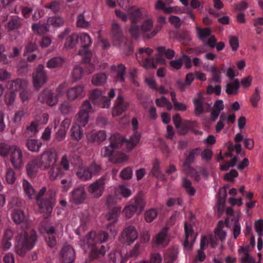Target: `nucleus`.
Segmentation results:
<instances>
[{"mask_svg": "<svg viewBox=\"0 0 263 263\" xmlns=\"http://www.w3.org/2000/svg\"><path fill=\"white\" fill-rule=\"evenodd\" d=\"M108 239V235L105 232L91 231L81 241L80 245L85 253L86 249H90L92 258H99L103 256L106 251L105 247L101 243L106 241Z\"/></svg>", "mask_w": 263, "mask_h": 263, "instance_id": "1", "label": "nucleus"}, {"mask_svg": "<svg viewBox=\"0 0 263 263\" xmlns=\"http://www.w3.org/2000/svg\"><path fill=\"white\" fill-rule=\"evenodd\" d=\"M110 144L105 146L101 151L102 155L108 158L114 163H122L127 161L128 156L118 150L123 146V136L119 134H114L109 139Z\"/></svg>", "mask_w": 263, "mask_h": 263, "instance_id": "2", "label": "nucleus"}, {"mask_svg": "<svg viewBox=\"0 0 263 263\" xmlns=\"http://www.w3.org/2000/svg\"><path fill=\"white\" fill-rule=\"evenodd\" d=\"M36 240V233L33 229L28 228L21 230L16 236L15 252L20 256H25L27 252L33 248Z\"/></svg>", "mask_w": 263, "mask_h": 263, "instance_id": "3", "label": "nucleus"}, {"mask_svg": "<svg viewBox=\"0 0 263 263\" xmlns=\"http://www.w3.org/2000/svg\"><path fill=\"white\" fill-rule=\"evenodd\" d=\"M41 165V169L48 170L51 166L57 164L58 155L57 151L54 148H49L44 151L40 156L36 157Z\"/></svg>", "mask_w": 263, "mask_h": 263, "instance_id": "4", "label": "nucleus"}, {"mask_svg": "<svg viewBox=\"0 0 263 263\" xmlns=\"http://www.w3.org/2000/svg\"><path fill=\"white\" fill-rule=\"evenodd\" d=\"M115 96L114 89H111L108 92V98L104 95V93L99 89H95L91 90L90 98L92 102L101 108H109L110 106V99Z\"/></svg>", "mask_w": 263, "mask_h": 263, "instance_id": "5", "label": "nucleus"}, {"mask_svg": "<svg viewBox=\"0 0 263 263\" xmlns=\"http://www.w3.org/2000/svg\"><path fill=\"white\" fill-rule=\"evenodd\" d=\"M127 12L132 23L129 32L132 36L138 39L142 32L141 27L140 28L137 25V23L141 19L142 14L140 9L136 7H132L128 8Z\"/></svg>", "mask_w": 263, "mask_h": 263, "instance_id": "6", "label": "nucleus"}, {"mask_svg": "<svg viewBox=\"0 0 263 263\" xmlns=\"http://www.w3.org/2000/svg\"><path fill=\"white\" fill-rule=\"evenodd\" d=\"M200 152V149L199 148L191 150L183 165V171L189 175L194 176L195 179L197 181L200 179L199 176L196 174L197 173L195 170L191 166L190 164L194 161L195 158L199 155Z\"/></svg>", "mask_w": 263, "mask_h": 263, "instance_id": "7", "label": "nucleus"}, {"mask_svg": "<svg viewBox=\"0 0 263 263\" xmlns=\"http://www.w3.org/2000/svg\"><path fill=\"white\" fill-rule=\"evenodd\" d=\"M106 186V178L101 177L90 183L88 186V192L93 198L101 197L105 191Z\"/></svg>", "mask_w": 263, "mask_h": 263, "instance_id": "8", "label": "nucleus"}, {"mask_svg": "<svg viewBox=\"0 0 263 263\" xmlns=\"http://www.w3.org/2000/svg\"><path fill=\"white\" fill-rule=\"evenodd\" d=\"M138 232L133 226L125 228L121 232L119 240L122 244L130 245L138 238Z\"/></svg>", "mask_w": 263, "mask_h": 263, "instance_id": "9", "label": "nucleus"}, {"mask_svg": "<svg viewBox=\"0 0 263 263\" xmlns=\"http://www.w3.org/2000/svg\"><path fill=\"white\" fill-rule=\"evenodd\" d=\"M144 205L145 204L143 199L138 197L135 198V204L126 206L123 211V213L126 218H129L135 213H137L138 214H141L144 208Z\"/></svg>", "mask_w": 263, "mask_h": 263, "instance_id": "10", "label": "nucleus"}, {"mask_svg": "<svg viewBox=\"0 0 263 263\" xmlns=\"http://www.w3.org/2000/svg\"><path fill=\"white\" fill-rule=\"evenodd\" d=\"M70 202L79 205L83 203L86 199L87 193L85 187L82 185L74 188L70 193Z\"/></svg>", "mask_w": 263, "mask_h": 263, "instance_id": "11", "label": "nucleus"}, {"mask_svg": "<svg viewBox=\"0 0 263 263\" xmlns=\"http://www.w3.org/2000/svg\"><path fill=\"white\" fill-rule=\"evenodd\" d=\"M193 103L195 105V112L197 115L208 112L211 107V104L205 102L201 92L197 93V97L193 99Z\"/></svg>", "mask_w": 263, "mask_h": 263, "instance_id": "12", "label": "nucleus"}, {"mask_svg": "<svg viewBox=\"0 0 263 263\" xmlns=\"http://www.w3.org/2000/svg\"><path fill=\"white\" fill-rule=\"evenodd\" d=\"M47 80V74L43 65H39L33 75V82L34 88L39 90L46 83Z\"/></svg>", "mask_w": 263, "mask_h": 263, "instance_id": "13", "label": "nucleus"}, {"mask_svg": "<svg viewBox=\"0 0 263 263\" xmlns=\"http://www.w3.org/2000/svg\"><path fill=\"white\" fill-rule=\"evenodd\" d=\"M85 96L84 86L83 85H77L68 88L66 91V97L69 101H73L80 99Z\"/></svg>", "mask_w": 263, "mask_h": 263, "instance_id": "14", "label": "nucleus"}, {"mask_svg": "<svg viewBox=\"0 0 263 263\" xmlns=\"http://www.w3.org/2000/svg\"><path fill=\"white\" fill-rule=\"evenodd\" d=\"M185 241L183 246L185 249L191 250L197 237V234L194 233L193 228L188 225L186 222L184 223Z\"/></svg>", "mask_w": 263, "mask_h": 263, "instance_id": "15", "label": "nucleus"}, {"mask_svg": "<svg viewBox=\"0 0 263 263\" xmlns=\"http://www.w3.org/2000/svg\"><path fill=\"white\" fill-rule=\"evenodd\" d=\"M10 161L16 169H20L23 165L22 152L15 145H12V151L10 153Z\"/></svg>", "mask_w": 263, "mask_h": 263, "instance_id": "16", "label": "nucleus"}, {"mask_svg": "<svg viewBox=\"0 0 263 263\" xmlns=\"http://www.w3.org/2000/svg\"><path fill=\"white\" fill-rule=\"evenodd\" d=\"M41 213L44 214V217L47 218L51 213L54 204L53 198H44L41 200L36 202Z\"/></svg>", "mask_w": 263, "mask_h": 263, "instance_id": "17", "label": "nucleus"}, {"mask_svg": "<svg viewBox=\"0 0 263 263\" xmlns=\"http://www.w3.org/2000/svg\"><path fill=\"white\" fill-rule=\"evenodd\" d=\"M39 100L42 103L52 106L58 103L59 98L58 96H54L53 92L50 90L45 89L40 93L39 96Z\"/></svg>", "mask_w": 263, "mask_h": 263, "instance_id": "18", "label": "nucleus"}, {"mask_svg": "<svg viewBox=\"0 0 263 263\" xmlns=\"http://www.w3.org/2000/svg\"><path fill=\"white\" fill-rule=\"evenodd\" d=\"M129 107V103L124 101L121 96H118L112 109V115L118 116L125 111Z\"/></svg>", "mask_w": 263, "mask_h": 263, "instance_id": "19", "label": "nucleus"}, {"mask_svg": "<svg viewBox=\"0 0 263 263\" xmlns=\"http://www.w3.org/2000/svg\"><path fill=\"white\" fill-rule=\"evenodd\" d=\"M86 139L89 143H100L106 140L107 134L104 130L98 132H90L86 134Z\"/></svg>", "mask_w": 263, "mask_h": 263, "instance_id": "20", "label": "nucleus"}, {"mask_svg": "<svg viewBox=\"0 0 263 263\" xmlns=\"http://www.w3.org/2000/svg\"><path fill=\"white\" fill-rule=\"evenodd\" d=\"M39 168H41V165L36 157L30 160L26 165V171L28 175L30 178L34 177L39 171Z\"/></svg>", "mask_w": 263, "mask_h": 263, "instance_id": "21", "label": "nucleus"}, {"mask_svg": "<svg viewBox=\"0 0 263 263\" xmlns=\"http://www.w3.org/2000/svg\"><path fill=\"white\" fill-rule=\"evenodd\" d=\"M168 228H163L161 231L155 236V243L162 247L167 246L169 243V239L167 236Z\"/></svg>", "mask_w": 263, "mask_h": 263, "instance_id": "22", "label": "nucleus"}, {"mask_svg": "<svg viewBox=\"0 0 263 263\" xmlns=\"http://www.w3.org/2000/svg\"><path fill=\"white\" fill-rule=\"evenodd\" d=\"M61 256L64 262L71 263L74 260L75 252L70 246L66 245L62 248L61 252Z\"/></svg>", "mask_w": 263, "mask_h": 263, "instance_id": "23", "label": "nucleus"}, {"mask_svg": "<svg viewBox=\"0 0 263 263\" xmlns=\"http://www.w3.org/2000/svg\"><path fill=\"white\" fill-rule=\"evenodd\" d=\"M141 135L137 132H135L130 137L129 140L124 139L123 137V146L126 147L128 151H132L139 142Z\"/></svg>", "mask_w": 263, "mask_h": 263, "instance_id": "24", "label": "nucleus"}, {"mask_svg": "<svg viewBox=\"0 0 263 263\" xmlns=\"http://www.w3.org/2000/svg\"><path fill=\"white\" fill-rule=\"evenodd\" d=\"M208 246V241L206 238H201L200 244V249L197 250V254L193 259L194 263H198L199 262L203 261L205 258L206 255L204 252L205 248Z\"/></svg>", "mask_w": 263, "mask_h": 263, "instance_id": "25", "label": "nucleus"}, {"mask_svg": "<svg viewBox=\"0 0 263 263\" xmlns=\"http://www.w3.org/2000/svg\"><path fill=\"white\" fill-rule=\"evenodd\" d=\"M77 178L82 181L91 180V175L86 166H79L76 173Z\"/></svg>", "mask_w": 263, "mask_h": 263, "instance_id": "26", "label": "nucleus"}, {"mask_svg": "<svg viewBox=\"0 0 263 263\" xmlns=\"http://www.w3.org/2000/svg\"><path fill=\"white\" fill-rule=\"evenodd\" d=\"M27 86V82L23 79H16L8 82L7 87L12 91H17L25 88Z\"/></svg>", "mask_w": 263, "mask_h": 263, "instance_id": "27", "label": "nucleus"}, {"mask_svg": "<svg viewBox=\"0 0 263 263\" xmlns=\"http://www.w3.org/2000/svg\"><path fill=\"white\" fill-rule=\"evenodd\" d=\"M107 79L105 73L100 72L93 75L91 78V82L95 86H101L104 85Z\"/></svg>", "mask_w": 263, "mask_h": 263, "instance_id": "28", "label": "nucleus"}, {"mask_svg": "<svg viewBox=\"0 0 263 263\" xmlns=\"http://www.w3.org/2000/svg\"><path fill=\"white\" fill-rule=\"evenodd\" d=\"M109 263H125L127 257L125 254L120 251H117L109 254Z\"/></svg>", "mask_w": 263, "mask_h": 263, "instance_id": "29", "label": "nucleus"}, {"mask_svg": "<svg viewBox=\"0 0 263 263\" xmlns=\"http://www.w3.org/2000/svg\"><path fill=\"white\" fill-rule=\"evenodd\" d=\"M48 175L50 180H54L62 178L64 176V173L61 168L56 164L50 167Z\"/></svg>", "mask_w": 263, "mask_h": 263, "instance_id": "30", "label": "nucleus"}, {"mask_svg": "<svg viewBox=\"0 0 263 263\" xmlns=\"http://www.w3.org/2000/svg\"><path fill=\"white\" fill-rule=\"evenodd\" d=\"M89 114L87 111L80 110L76 116L75 124L84 127L88 122Z\"/></svg>", "mask_w": 263, "mask_h": 263, "instance_id": "31", "label": "nucleus"}, {"mask_svg": "<svg viewBox=\"0 0 263 263\" xmlns=\"http://www.w3.org/2000/svg\"><path fill=\"white\" fill-rule=\"evenodd\" d=\"M42 145V143L36 139H28L26 141L27 149L32 152H38Z\"/></svg>", "mask_w": 263, "mask_h": 263, "instance_id": "32", "label": "nucleus"}, {"mask_svg": "<svg viewBox=\"0 0 263 263\" xmlns=\"http://www.w3.org/2000/svg\"><path fill=\"white\" fill-rule=\"evenodd\" d=\"M240 83L238 79H234L226 85V91L228 95H236L238 92Z\"/></svg>", "mask_w": 263, "mask_h": 263, "instance_id": "33", "label": "nucleus"}, {"mask_svg": "<svg viewBox=\"0 0 263 263\" xmlns=\"http://www.w3.org/2000/svg\"><path fill=\"white\" fill-rule=\"evenodd\" d=\"M158 24L155 26L153 30L149 33L148 37L152 38L156 36L161 30L163 25L166 23V18L164 16H159L157 19Z\"/></svg>", "mask_w": 263, "mask_h": 263, "instance_id": "34", "label": "nucleus"}, {"mask_svg": "<svg viewBox=\"0 0 263 263\" xmlns=\"http://www.w3.org/2000/svg\"><path fill=\"white\" fill-rule=\"evenodd\" d=\"M223 109L224 104L223 101L221 100L217 101L214 105V108L211 114L212 120L215 121Z\"/></svg>", "mask_w": 263, "mask_h": 263, "instance_id": "35", "label": "nucleus"}, {"mask_svg": "<svg viewBox=\"0 0 263 263\" xmlns=\"http://www.w3.org/2000/svg\"><path fill=\"white\" fill-rule=\"evenodd\" d=\"M142 33L146 35L148 39H150L148 35L154 29L153 21L152 19L148 18L144 21L141 25Z\"/></svg>", "mask_w": 263, "mask_h": 263, "instance_id": "36", "label": "nucleus"}, {"mask_svg": "<svg viewBox=\"0 0 263 263\" xmlns=\"http://www.w3.org/2000/svg\"><path fill=\"white\" fill-rule=\"evenodd\" d=\"M81 126L74 124L70 129L71 137L72 138L79 141L83 137V130L81 129Z\"/></svg>", "mask_w": 263, "mask_h": 263, "instance_id": "37", "label": "nucleus"}, {"mask_svg": "<svg viewBox=\"0 0 263 263\" xmlns=\"http://www.w3.org/2000/svg\"><path fill=\"white\" fill-rule=\"evenodd\" d=\"M79 34L76 33H72L66 39L64 47L66 49H71L74 47L78 43Z\"/></svg>", "mask_w": 263, "mask_h": 263, "instance_id": "38", "label": "nucleus"}, {"mask_svg": "<svg viewBox=\"0 0 263 263\" xmlns=\"http://www.w3.org/2000/svg\"><path fill=\"white\" fill-rule=\"evenodd\" d=\"M22 187L25 194L30 199L35 197V191L32 185L27 180H24L22 183Z\"/></svg>", "mask_w": 263, "mask_h": 263, "instance_id": "39", "label": "nucleus"}, {"mask_svg": "<svg viewBox=\"0 0 263 263\" xmlns=\"http://www.w3.org/2000/svg\"><path fill=\"white\" fill-rule=\"evenodd\" d=\"M49 25L48 24V21L44 24L40 23L34 24L32 26V29L34 32H36L38 34H43L46 33L49 31Z\"/></svg>", "mask_w": 263, "mask_h": 263, "instance_id": "40", "label": "nucleus"}, {"mask_svg": "<svg viewBox=\"0 0 263 263\" xmlns=\"http://www.w3.org/2000/svg\"><path fill=\"white\" fill-rule=\"evenodd\" d=\"M81 44L83 49L87 48L91 46L92 41L91 37L87 33H82L79 35Z\"/></svg>", "mask_w": 263, "mask_h": 263, "instance_id": "41", "label": "nucleus"}, {"mask_svg": "<svg viewBox=\"0 0 263 263\" xmlns=\"http://www.w3.org/2000/svg\"><path fill=\"white\" fill-rule=\"evenodd\" d=\"M224 225V222L222 221H219L215 230V235H217L222 241L225 240L227 235L226 231L223 230Z\"/></svg>", "mask_w": 263, "mask_h": 263, "instance_id": "42", "label": "nucleus"}, {"mask_svg": "<svg viewBox=\"0 0 263 263\" xmlns=\"http://www.w3.org/2000/svg\"><path fill=\"white\" fill-rule=\"evenodd\" d=\"M113 68H114L117 72L116 75V81L118 82H123L124 81V76L125 74V66L121 64L117 66H113Z\"/></svg>", "mask_w": 263, "mask_h": 263, "instance_id": "43", "label": "nucleus"}, {"mask_svg": "<svg viewBox=\"0 0 263 263\" xmlns=\"http://www.w3.org/2000/svg\"><path fill=\"white\" fill-rule=\"evenodd\" d=\"M48 24L54 27H59L64 24V19L60 16H51L48 18Z\"/></svg>", "mask_w": 263, "mask_h": 263, "instance_id": "44", "label": "nucleus"}, {"mask_svg": "<svg viewBox=\"0 0 263 263\" xmlns=\"http://www.w3.org/2000/svg\"><path fill=\"white\" fill-rule=\"evenodd\" d=\"M182 186L185 189L186 192L190 196H193L196 192L194 187L192 185L190 180L185 178H182Z\"/></svg>", "mask_w": 263, "mask_h": 263, "instance_id": "45", "label": "nucleus"}, {"mask_svg": "<svg viewBox=\"0 0 263 263\" xmlns=\"http://www.w3.org/2000/svg\"><path fill=\"white\" fill-rule=\"evenodd\" d=\"M64 60L61 57H54L50 59L47 63V66L49 68H55L63 65Z\"/></svg>", "mask_w": 263, "mask_h": 263, "instance_id": "46", "label": "nucleus"}, {"mask_svg": "<svg viewBox=\"0 0 263 263\" xmlns=\"http://www.w3.org/2000/svg\"><path fill=\"white\" fill-rule=\"evenodd\" d=\"M197 33L198 37L203 42H205L208 37L210 36L211 30L209 28L201 29L199 27H197Z\"/></svg>", "mask_w": 263, "mask_h": 263, "instance_id": "47", "label": "nucleus"}, {"mask_svg": "<svg viewBox=\"0 0 263 263\" xmlns=\"http://www.w3.org/2000/svg\"><path fill=\"white\" fill-rule=\"evenodd\" d=\"M90 25V22L88 21L84 13L79 14L77 17V26L79 28H87Z\"/></svg>", "mask_w": 263, "mask_h": 263, "instance_id": "48", "label": "nucleus"}, {"mask_svg": "<svg viewBox=\"0 0 263 263\" xmlns=\"http://www.w3.org/2000/svg\"><path fill=\"white\" fill-rule=\"evenodd\" d=\"M132 191L124 185H120L115 192V196L118 197L121 194L124 198H128L132 195Z\"/></svg>", "mask_w": 263, "mask_h": 263, "instance_id": "49", "label": "nucleus"}, {"mask_svg": "<svg viewBox=\"0 0 263 263\" xmlns=\"http://www.w3.org/2000/svg\"><path fill=\"white\" fill-rule=\"evenodd\" d=\"M158 51L168 59H172L175 56V52L171 49H166L165 47L160 46L157 48Z\"/></svg>", "mask_w": 263, "mask_h": 263, "instance_id": "50", "label": "nucleus"}, {"mask_svg": "<svg viewBox=\"0 0 263 263\" xmlns=\"http://www.w3.org/2000/svg\"><path fill=\"white\" fill-rule=\"evenodd\" d=\"M12 151V145L8 143H0V156L3 157H7Z\"/></svg>", "mask_w": 263, "mask_h": 263, "instance_id": "51", "label": "nucleus"}, {"mask_svg": "<svg viewBox=\"0 0 263 263\" xmlns=\"http://www.w3.org/2000/svg\"><path fill=\"white\" fill-rule=\"evenodd\" d=\"M156 104L159 107L165 106L168 110H171L173 108L172 103L165 97L157 98L156 100Z\"/></svg>", "mask_w": 263, "mask_h": 263, "instance_id": "52", "label": "nucleus"}, {"mask_svg": "<svg viewBox=\"0 0 263 263\" xmlns=\"http://www.w3.org/2000/svg\"><path fill=\"white\" fill-rule=\"evenodd\" d=\"M59 110L63 115L69 114L72 111L71 104L66 101H63L59 106Z\"/></svg>", "mask_w": 263, "mask_h": 263, "instance_id": "53", "label": "nucleus"}, {"mask_svg": "<svg viewBox=\"0 0 263 263\" xmlns=\"http://www.w3.org/2000/svg\"><path fill=\"white\" fill-rule=\"evenodd\" d=\"M83 70L81 67L75 66L71 72V78L73 82H76L82 78Z\"/></svg>", "mask_w": 263, "mask_h": 263, "instance_id": "54", "label": "nucleus"}, {"mask_svg": "<svg viewBox=\"0 0 263 263\" xmlns=\"http://www.w3.org/2000/svg\"><path fill=\"white\" fill-rule=\"evenodd\" d=\"M22 25V20L21 18H14L10 20L7 25L8 30L11 31L17 29Z\"/></svg>", "mask_w": 263, "mask_h": 263, "instance_id": "55", "label": "nucleus"}, {"mask_svg": "<svg viewBox=\"0 0 263 263\" xmlns=\"http://www.w3.org/2000/svg\"><path fill=\"white\" fill-rule=\"evenodd\" d=\"M14 221L17 223H21L26 222V217L24 213L21 210L15 211L13 214Z\"/></svg>", "mask_w": 263, "mask_h": 263, "instance_id": "56", "label": "nucleus"}, {"mask_svg": "<svg viewBox=\"0 0 263 263\" xmlns=\"http://www.w3.org/2000/svg\"><path fill=\"white\" fill-rule=\"evenodd\" d=\"M121 208L118 207L116 208L111 211L108 212L106 214L105 217L108 220H113V223H115L117 220V217L120 213Z\"/></svg>", "mask_w": 263, "mask_h": 263, "instance_id": "57", "label": "nucleus"}, {"mask_svg": "<svg viewBox=\"0 0 263 263\" xmlns=\"http://www.w3.org/2000/svg\"><path fill=\"white\" fill-rule=\"evenodd\" d=\"M63 171L67 172L70 170V163L66 155L62 156L59 166Z\"/></svg>", "mask_w": 263, "mask_h": 263, "instance_id": "58", "label": "nucleus"}, {"mask_svg": "<svg viewBox=\"0 0 263 263\" xmlns=\"http://www.w3.org/2000/svg\"><path fill=\"white\" fill-rule=\"evenodd\" d=\"M191 127V122L188 120H185L181 123L180 127L177 128L178 133L180 135L185 134Z\"/></svg>", "mask_w": 263, "mask_h": 263, "instance_id": "59", "label": "nucleus"}, {"mask_svg": "<svg viewBox=\"0 0 263 263\" xmlns=\"http://www.w3.org/2000/svg\"><path fill=\"white\" fill-rule=\"evenodd\" d=\"M112 32L115 38L118 39L122 36V30L120 25L114 21L112 25Z\"/></svg>", "mask_w": 263, "mask_h": 263, "instance_id": "60", "label": "nucleus"}, {"mask_svg": "<svg viewBox=\"0 0 263 263\" xmlns=\"http://www.w3.org/2000/svg\"><path fill=\"white\" fill-rule=\"evenodd\" d=\"M44 7L50 9L53 13H57L60 10V4L58 1H53L45 5Z\"/></svg>", "mask_w": 263, "mask_h": 263, "instance_id": "61", "label": "nucleus"}, {"mask_svg": "<svg viewBox=\"0 0 263 263\" xmlns=\"http://www.w3.org/2000/svg\"><path fill=\"white\" fill-rule=\"evenodd\" d=\"M87 167L91 173L92 178L93 176L99 175L102 170L101 166L95 163L90 164L89 166H87Z\"/></svg>", "mask_w": 263, "mask_h": 263, "instance_id": "62", "label": "nucleus"}, {"mask_svg": "<svg viewBox=\"0 0 263 263\" xmlns=\"http://www.w3.org/2000/svg\"><path fill=\"white\" fill-rule=\"evenodd\" d=\"M78 54L83 57V61L85 63H88L90 62L91 57V52L88 48L83 49L79 51Z\"/></svg>", "mask_w": 263, "mask_h": 263, "instance_id": "63", "label": "nucleus"}, {"mask_svg": "<svg viewBox=\"0 0 263 263\" xmlns=\"http://www.w3.org/2000/svg\"><path fill=\"white\" fill-rule=\"evenodd\" d=\"M260 100V96L259 94V90L256 88L254 93L252 95L250 98V101L253 107H256L258 105V102Z\"/></svg>", "mask_w": 263, "mask_h": 263, "instance_id": "64", "label": "nucleus"}]
</instances>
